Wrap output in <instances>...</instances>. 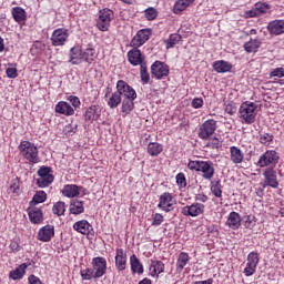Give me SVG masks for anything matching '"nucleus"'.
I'll return each instance as SVG.
<instances>
[{
	"mask_svg": "<svg viewBox=\"0 0 284 284\" xmlns=\"http://www.w3.org/2000/svg\"><path fill=\"white\" fill-rule=\"evenodd\" d=\"M55 112L58 114H64V116H72V114H74V109L70 103L61 101L55 105Z\"/></svg>",
	"mask_w": 284,
	"mask_h": 284,
	"instance_id": "20",
	"label": "nucleus"
},
{
	"mask_svg": "<svg viewBox=\"0 0 284 284\" xmlns=\"http://www.w3.org/2000/svg\"><path fill=\"white\" fill-rule=\"evenodd\" d=\"M203 100L201 98H194L191 102L192 108H194V110H199L200 108H203Z\"/></svg>",
	"mask_w": 284,
	"mask_h": 284,
	"instance_id": "56",
	"label": "nucleus"
},
{
	"mask_svg": "<svg viewBox=\"0 0 284 284\" xmlns=\"http://www.w3.org/2000/svg\"><path fill=\"white\" fill-rule=\"evenodd\" d=\"M48 199V194L44 191H38L33 197L32 201L29 203L30 207H34V205H39V203H45Z\"/></svg>",
	"mask_w": 284,
	"mask_h": 284,
	"instance_id": "32",
	"label": "nucleus"
},
{
	"mask_svg": "<svg viewBox=\"0 0 284 284\" xmlns=\"http://www.w3.org/2000/svg\"><path fill=\"white\" fill-rule=\"evenodd\" d=\"M19 191H20L19 181L16 180L12 182V184L9 187V194H16L17 196H19Z\"/></svg>",
	"mask_w": 284,
	"mask_h": 284,
	"instance_id": "53",
	"label": "nucleus"
},
{
	"mask_svg": "<svg viewBox=\"0 0 284 284\" xmlns=\"http://www.w3.org/2000/svg\"><path fill=\"white\" fill-rule=\"evenodd\" d=\"M6 74H7L8 79H17V77H18L17 68H8L6 70Z\"/></svg>",
	"mask_w": 284,
	"mask_h": 284,
	"instance_id": "60",
	"label": "nucleus"
},
{
	"mask_svg": "<svg viewBox=\"0 0 284 284\" xmlns=\"http://www.w3.org/2000/svg\"><path fill=\"white\" fill-rule=\"evenodd\" d=\"M221 145H223L221 140H219V138H213L207 142L206 148H211L212 150H219Z\"/></svg>",
	"mask_w": 284,
	"mask_h": 284,
	"instance_id": "52",
	"label": "nucleus"
},
{
	"mask_svg": "<svg viewBox=\"0 0 284 284\" xmlns=\"http://www.w3.org/2000/svg\"><path fill=\"white\" fill-rule=\"evenodd\" d=\"M97 27L101 30V32H108L110 28V22H105L103 20H98Z\"/></svg>",
	"mask_w": 284,
	"mask_h": 284,
	"instance_id": "55",
	"label": "nucleus"
},
{
	"mask_svg": "<svg viewBox=\"0 0 284 284\" xmlns=\"http://www.w3.org/2000/svg\"><path fill=\"white\" fill-rule=\"evenodd\" d=\"M21 154L30 163H39V149L28 141H22L19 145Z\"/></svg>",
	"mask_w": 284,
	"mask_h": 284,
	"instance_id": "2",
	"label": "nucleus"
},
{
	"mask_svg": "<svg viewBox=\"0 0 284 284\" xmlns=\"http://www.w3.org/2000/svg\"><path fill=\"white\" fill-rule=\"evenodd\" d=\"M38 176L39 178H48V176H54L52 175V169H50L49 166H41L38 170Z\"/></svg>",
	"mask_w": 284,
	"mask_h": 284,
	"instance_id": "51",
	"label": "nucleus"
},
{
	"mask_svg": "<svg viewBox=\"0 0 284 284\" xmlns=\"http://www.w3.org/2000/svg\"><path fill=\"white\" fill-rule=\"evenodd\" d=\"M278 163V153L274 150L266 151L263 155H261L257 165L260 168H274Z\"/></svg>",
	"mask_w": 284,
	"mask_h": 284,
	"instance_id": "5",
	"label": "nucleus"
},
{
	"mask_svg": "<svg viewBox=\"0 0 284 284\" xmlns=\"http://www.w3.org/2000/svg\"><path fill=\"white\" fill-rule=\"evenodd\" d=\"M29 283L30 284H43L41 282V280L38 276H36V275H30L29 276Z\"/></svg>",
	"mask_w": 284,
	"mask_h": 284,
	"instance_id": "64",
	"label": "nucleus"
},
{
	"mask_svg": "<svg viewBox=\"0 0 284 284\" xmlns=\"http://www.w3.org/2000/svg\"><path fill=\"white\" fill-rule=\"evenodd\" d=\"M213 70L220 74H223L232 70V64L225 60H219L213 63Z\"/></svg>",
	"mask_w": 284,
	"mask_h": 284,
	"instance_id": "24",
	"label": "nucleus"
},
{
	"mask_svg": "<svg viewBox=\"0 0 284 284\" xmlns=\"http://www.w3.org/2000/svg\"><path fill=\"white\" fill-rule=\"evenodd\" d=\"M174 205H176V201H174L172 194L163 193L160 196L158 207H160V210H163V212H172V210H174Z\"/></svg>",
	"mask_w": 284,
	"mask_h": 284,
	"instance_id": "9",
	"label": "nucleus"
},
{
	"mask_svg": "<svg viewBox=\"0 0 284 284\" xmlns=\"http://www.w3.org/2000/svg\"><path fill=\"white\" fill-rule=\"evenodd\" d=\"M230 154H231L232 163H235V164L243 163L244 155H243V151H241V149H239L236 146H231Z\"/></svg>",
	"mask_w": 284,
	"mask_h": 284,
	"instance_id": "27",
	"label": "nucleus"
},
{
	"mask_svg": "<svg viewBox=\"0 0 284 284\" xmlns=\"http://www.w3.org/2000/svg\"><path fill=\"white\" fill-rule=\"evenodd\" d=\"M272 141H274V135L270 133H262L260 135V143H262L263 145H270Z\"/></svg>",
	"mask_w": 284,
	"mask_h": 284,
	"instance_id": "50",
	"label": "nucleus"
},
{
	"mask_svg": "<svg viewBox=\"0 0 284 284\" xmlns=\"http://www.w3.org/2000/svg\"><path fill=\"white\" fill-rule=\"evenodd\" d=\"M82 281H92L94 278V271L92 268H84L80 272Z\"/></svg>",
	"mask_w": 284,
	"mask_h": 284,
	"instance_id": "46",
	"label": "nucleus"
},
{
	"mask_svg": "<svg viewBox=\"0 0 284 284\" xmlns=\"http://www.w3.org/2000/svg\"><path fill=\"white\" fill-rule=\"evenodd\" d=\"M53 236H54V226L50 224L43 226L38 232V240L42 241V243H50Z\"/></svg>",
	"mask_w": 284,
	"mask_h": 284,
	"instance_id": "14",
	"label": "nucleus"
},
{
	"mask_svg": "<svg viewBox=\"0 0 284 284\" xmlns=\"http://www.w3.org/2000/svg\"><path fill=\"white\" fill-rule=\"evenodd\" d=\"M77 128H78V125L74 124V123L68 124V125L64 128V132H65V134H70V135L75 134Z\"/></svg>",
	"mask_w": 284,
	"mask_h": 284,
	"instance_id": "58",
	"label": "nucleus"
},
{
	"mask_svg": "<svg viewBox=\"0 0 284 284\" xmlns=\"http://www.w3.org/2000/svg\"><path fill=\"white\" fill-rule=\"evenodd\" d=\"M240 119L248 125L256 121V104L254 103H242L240 106Z\"/></svg>",
	"mask_w": 284,
	"mask_h": 284,
	"instance_id": "3",
	"label": "nucleus"
},
{
	"mask_svg": "<svg viewBox=\"0 0 284 284\" xmlns=\"http://www.w3.org/2000/svg\"><path fill=\"white\" fill-rule=\"evenodd\" d=\"M133 110H134V99L124 98L122 101V112L124 114H130V112Z\"/></svg>",
	"mask_w": 284,
	"mask_h": 284,
	"instance_id": "38",
	"label": "nucleus"
},
{
	"mask_svg": "<svg viewBox=\"0 0 284 284\" xmlns=\"http://www.w3.org/2000/svg\"><path fill=\"white\" fill-rule=\"evenodd\" d=\"M255 10L257 11V14L261 17L263 14H266L270 10V4L265 2H257L255 3Z\"/></svg>",
	"mask_w": 284,
	"mask_h": 284,
	"instance_id": "45",
	"label": "nucleus"
},
{
	"mask_svg": "<svg viewBox=\"0 0 284 284\" xmlns=\"http://www.w3.org/2000/svg\"><path fill=\"white\" fill-rule=\"evenodd\" d=\"M192 3H194V0H178L173 7L174 14H181Z\"/></svg>",
	"mask_w": 284,
	"mask_h": 284,
	"instance_id": "30",
	"label": "nucleus"
},
{
	"mask_svg": "<svg viewBox=\"0 0 284 284\" xmlns=\"http://www.w3.org/2000/svg\"><path fill=\"white\" fill-rule=\"evenodd\" d=\"M26 267H28V265L21 264L18 268L10 273V278H12L13 281H19L23 278V276L26 275Z\"/></svg>",
	"mask_w": 284,
	"mask_h": 284,
	"instance_id": "35",
	"label": "nucleus"
},
{
	"mask_svg": "<svg viewBox=\"0 0 284 284\" xmlns=\"http://www.w3.org/2000/svg\"><path fill=\"white\" fill-rule=\"evenodd\" d=\"M28 215L31 223L39 224L43 221V212L34 206L28 209Z\"/></svg>",
	"mask_w": 284,
	"mask_h": 284,
	"instance_id": "18",
	"label": "nucleus"
},
{
	"mask_svg": "<svg viewBox=\"0 0 284 284\" xmlns=\"http://www.w3.org/2000/svg\"><path fill=\"white\" fill-rule=\"evenodd\" d=\"M176 183L180 185V187H185L187 185V182L185 181V175L183 173H179L176 175Z\"/></svg>",
	"mask_w": 284,
	"mask_h": 284,
	"instance_id": "57",
	"label": "nucleus"
},
{
	"mask_svg": "<svg viewBox=\"0 0 284 284\" xmlns=\"http://www.w3.org/2000/svg\"><path fill=\"white\" fill-rule=\"evenodd\" d=\"M258 253L256 252H251L247 256V264L248 265H253L254 267H256V265H258Z\"/></svg>",
	"mask_w": 284,
	"mask_h": 284,
	"instance_id": "49",
	"label": "nucleus"
},
{
	"mask_svg": "<svg viewBox=\"0 0 284 284\" xmlns=\"http://www.w3.org/2000/svg\"><path fill=\"white\" fill-rule=\"evenodd\" d=\"M116 91L120 94V98L124 99H136V91L134 88L130 87L125 81L119 80L116 83Z\"/></svg>",
	"mask_w": 284,
	"mask_h": 284,
	"instance_id": "6",
	"label": "nucleus"
},
{
	"mask_svg": "<svg viewBox=\"0 0 284 284\" xmlns=\"http://www.w3.org/2000/svg\"><path fill=\"white\" fill-rule=\"evenodd\" d=\"M181 41V34L179 33H173L169 37L168 40L164 41L166 45V50H170V48H174L176 43Z\"/></svg>",
	"mask_w": 284,
	"mask_h": 284,
	"instance_id": "40",
	"label": "nucleus"
},
{
	"mask_svg": "<svg viewBox=\"0 0 284 284\" xmlns=\"http://www.w3.org/2000/svg\"><path fill=\"white\" fill-rule=\"evenodd\" d=\"M256 272V266L246 263V267L244 268L245 276H252Z\"/></svg>",
	"mask_w": 284,
	"mask_h": 284,
	"instance_id": "59",
	"label": "nucleus"
},
{
	"mask_svg": "<svg viewBox=\"0 0 284 284\" xmlns=\"http://www.w3.org/2000/svg\"><path fill=\"white\" fill-rule=\"evenodd\" d=\"M73 230L79 232L80 234L88 235L92 232V224L89 223L87 220L78 221L73 224Z\"/></svg>",
	"mask_w": 284,
	"mask_h": 284,
	"instance_id": "19",
	"label": "nucleus"
},
{
	"mask_svg": "<svg viewBox=\"0 0 284 284\" xmlns=\"http://www.w3.org/2000/svg\"><path fill=\"white\" fill-rule=\"evenodd\" d=\"M270 75L271 77H284V69L277 68V69L273 70Z\"/></svg>",
	"mask_w": 284,
	"mask_h": 284,
	"instance_id": "63",
	"label": "nucleus"
},
{
	"mask_svg": "<svg viewBox=\"0 0 284 284\" xmlns=\"http://www.w3.org/2000/svg\"><path fill=\"white\" fill-rule=\"evenodd\" d=\"M99 116H101V110L97 105H93L87 109L84 114L85 121H97Z\"/></svg>",
	"mask_w": 284,
	"mask_h": 284,
	"instance_id": "26",
	"label": "nucleus"
},
{
	"mask_svg": "<svg viewBox=\"0 0 284 284\" xmlns=\"http://www.w3.org/2000/svg\"><path fill=\"white\" fill-rule=\"evenodd\" d=\"M205 212V205L202 203H193L189 206L182 209V214L184 216H200Z\"/></svg>",
	"mask_w": 284,
	"mask_h": 284,
	"instance_id": "11",
	"label": "nucleus"
},
{
	"mask_svg": "<svg viewBox=\"0 0 284 284\" xmlns=\"http://www.w3.org/2000/svg\"><path fill=\"white\" fill-rule=\"evenodd\" d=\"M187 168L189 170H195V172H202L205 181H212L214 179V163L211 161H190Z\"/></svg>",
	"mask_w": 284,
	"mask_h": 284,
	"instance_id": "1",
	"label": "nucleus"
},
{
	"mask_svg": "<svg viewBox=\"0 0 284 284\" xmlns=\"http://www.w3.org/2000/svg\"><path fill=\"white\" fill-rule=\"evenodd\" d=\"M82 58L87 63H92L94 59L97 58V51L93 48H88L82 53Z\"/></svg>",
	"mask_w": 284,
	"mask_h": 284,
	"instance_id": "41",
	"label": "nucleus"
},
{
	"mask_svg": "<svg viewBox=\"0 0 284 284\" xmlns=\"http://www.w3.org/2000/svg\"><path fill=\"white\" fill-rule=\"evenodd\" d=\"M216 132V121L214 120H206L199 130V136L200 139H203L204 141L210 139L212 134Z\"/></svg>",
	"mask_w": 284,
	"mask_h": 284,
	"instance_id": "7",
	"label": "nucleus"
},
{
	"mask_svg": "<svg viewBox=\"0 0 284 284\" xmlns=\"http://www.w3.org/2000/svg\"><path fill=\"white\" fill-rule=\"evenodd\" d=\"M161 223H163V215L160 213H155L152 215V225L153 226H159L161 225Z\"/></svg>",
	"mask_w": 284,
	"mask_h": 284,
	"instance_id": "54",
	"label": "nucleus"
},
{
	"mask_svg": "<svg viewBox=\"0 0 284 284\" xmlns=\"http://www.w3.org/2000/svg\"><path fill=\"white\" fill-rule=\"evenodd\" d=\"M145 18L148 19V21H154V19H156V17H159V11H156V9L150 7L144 11Z\"/></svg>",
	"mask_w": 284,
	"mask_h": 284,
	"instance_id": "48",
	"label": "nucleus"
},
{
	"mask_svg": "<svg viewBox=\"0 0 284 284\" xmlns=\"http://www.w3.org/2000/svg\"><path fill=\"white\" fill-rule=\"evenodd\" d=\"M62 194L68 199H74V196H79V194H81V189H79L77 184H68L63 187Z\"/></svg>",
	"mask_w": 284,
	"mask_h": 284,
	"instance_id": "22",
	"label": "nucleus"
},
{
	"mask_svg": "<svg viewBox=\"0 0 284 284\" xmlns=\"http://www.w3.org/2000/svg\"><path fill=\"white\" fill-rule=\"evenodd\" d=\"M115 267H116L118 272H123V271H125V267H128V255L125 254L123 248L116 250Z\"/></svg>",
	"mask_w": 284,
	"mask_h": 284,
	"instance_id": "15",
	"label": "nucleus"
},
{
	"mask_svg": "<svg viewBox=\"0 0 284 284\" xmlns=\"http://www.w3.org/2000/svg\"><path fill=\"white\" fill-rule=\"evenodd\" d=\"M129 63L131 65H145L143 63V55L141 54V50L133 48V50L128 52Z\"/></svg>",
	"mask_w": 284,
	"mask_h": 284,
	"instance_id": "16",
	"label": "nucleus"
},
{
	"mask_svg": "<svg viewBox=\"0 0 284 284\" xmlns=\"http://www.w3.org/2000/svg\"><path fill=\"white\" fill-rule=\"evenodd\" d=\"M67 29H55L51 36L52 45H63L68 41Z\"/></svg>",
	"mask_w": 284,
	"mask_h": 284,
	"instance_id": "13",
	"label": "nucleus"
},
{
	"mask_svg": "<svg viewBox=\"0 0 284 284\" xmlns=\"http://www.w3.org/2000/svg\"><path fill=\"white\" fill-rule=\"evenodd\" d=\"M244 17L246 19H252L254 17H260L258 12L256 11V7L254 9L248 10V11H245Z\"/></svg>",
	"mask_w": 284,
	"mask_h": 284,
	"instance_id": "62",
	"label": "nucleus"
},
{
	"mask_svg": "<svg viewBox=\"0 0 284 284\" xmlns=\"http://www.w3.org/2000/svg\"><path fill=\"white\" fill-rule=\"evenodd\" d=\"M151 72L155 79H163L170 74V67L161 61H155L151 65Z\"/></svg>",
	"mask_w": 284,
	"mask_h": 284,
	"instance_id": "8",
	"label": "nucleus"
},
{
	"mask_svg": "<svg viewBox=\"0 0 284 284\" xmlns=\"http://www.w3.org/2000/svg\"><path fill=\"white\" fill-rule=\"evenodd\" d=\"M226 225H229L231 230H239V227H241V215L236 212H231Z\"/></svg>",
	"mask_w": 284,
	"mask_h": 284,
	"instance_id": "23",
	"label": "nucleus"
},
{
	"mask_svg": "<svg viewBox=\"0 0 284 284\" xmlns=\"http://www.w3.org/2000/svg\"><path fill=\"white\" fill-rule=\"evenodd\" d=\"M150 30L142 29L138 31V33L134 36V38L131 41L132 48H141L145 43V41H150Z\"/></svg>",
	"mask_w": 284,
	"mask_h": 284,
	"instance_id": "12",
	"label": "nucleus"
},
{
	"mask_svg": "<svg viewBox=\"0 0 284 284\" xmlns=\"http://www.w3.org/2000/svg\"><path fill=\"white\" fill-rule=\"evenodd\" d=\"M190 263V255L185 252H181L178 257L176 262V270L178 272H183L185 265Z\"/></svg>",
	"mask_w": 284,
	"mask_h": 284,
	"instance_id": "31",
	"label": "nucleus"
},
{
	"mask_svg": "<svg viewBox=\"0 0 284 284\" xmlns=\"http://www.w3.org/2000/svg\"><path fill=\"white\" fill-rule=\"evenodd\" d=\"M163 152V144L156 142H150L148 145V154L150 156H159Z\"/></svg>",
	"mask_w": 284,
	"mask_h": 284,
	"instance_id": "33",
	"label": "nucleus"
},
{
	"mask_svg": "<svg viewBox=\"0 0 284 284\" xmlns=\"http://www.w3.org/2000/svg\"><path fill=\"white\" fill-rule=\"evenodd\" d=\"M211 192L217 199H221V196H223V191L221 190V181L211 182Z\"/></svg>",
	"mask_w": 284,
	"mask_h": 284,
	"instance_id": "42",
	"label": "nucleus"
},
{
	"mask_svg": "<svg viewBox=\"0 0 284 284\" xmlns=\"http://www.w3.org/2000/svg\"><path fill=\"white\" fill-rule=\"evenodd\" d=\"M261 48V41L258 39L250 40L244 43L245 52L252 53L256 52Z\"/></svg>",
	"mask_w": 284,
	"mask_h": 284,
	"instance_id": "34",
	"label": "nucleus"
},
{
	"mask_svg": "<svg viewBox=\"0 0 284 284\" xmlns=\"http://www.w3.org/2000/svg\"><path fill=\"white\" fill-rule=\"evenodd\" d=\"M93 268V278H102L108 272V261L104 257H94L91 262Z\"/></svg>",
	"mask_w": 284,
	"mask_h": 284,
	"instance_id": "4",
	"label": "nucleus"
},
{
	"mask_svg": "<svg viewBox=\"0 0 284 284\" xmlns=\"http://www.w3.org/2000/svg\"><path fill=\"white\" fill-rule=\"evenodd\" d=\"M140 68L141 81L144 83H150V73L148 72V67L145 64H141Z\"/></svg>",
	"mask_w": 284,
	"mask_h": 284,
	"instance_id": "47",
	"label": "nucleus"
},
{
	"mask_svg": "<svg viewBox=\"0 0 284 284\" xmlns=\"http://www.w3.org/2000/svg\"><path fill=\"white\" fill-rule=\"evenodd\" d=\"M52 212L57 216H63L65 214V202H57L52 207Z\"/></svg>",
	"mask_w": 284,
	"mask_h": 284,
	"instance_id": "43",
	"label": "nucleus"
},
{
	"mask_svg": "<svg viewBox=\"0 0 284 284\" xmlns=\"http://www.w3.org/2000/svg\"><path fill=\"white\" fill-rule=\"evenodd\" d=\"M83 61V53H81V49L79 47H73L70 50V63L72 65H79Z\"/></svg>",
	"mask_w": 284,
	"mask_h": 284,
	"instance_id": "25",
	"label": "nucleus"
},
{
	"mask_svg": "<svg viewBox=\"0 0 284 284\" xmlns=\"http://www.w3.org/2000/svg\"><path fill=\"white\" fill-rule=\"evenodd\" d=\"M262 187H273V190L278 187V179L274 169H266L264 171V183L262 184Z\"/></svg>",
	"mask_w": 284,
	"mask_h": 284,
	"instance_id": "10",
	"label": "nucleus"
},
{
	"mask_svg": "<svg viewBox=\"0 0 284 284\" xmlns=\"http://www.w3.org/2000/svg\"><path fill=\"white\" fill-rule=\"evenodd\" d=\"M109 108H119L121 105V95L119 91L113 92L108 101Z\"/></svg>",
	"mask_w": 284,
	"mask_h": 284,
	"instance_id": "39",
	"label": "nucleus"
},
{
	"mask_svg": "<svg viewBox=\"0 0 284 284\" xmlns=\"http://www.w3.org/2000/svg\"><path fill=\"white\" fill-rule=\"evenodd\" d=\"M83 201L80 200H71L69 211L70 214L74 216H79V214H83L85 212V207L83 206Z\"/></svg>",
	"mask_w": 284,
	"mask_h": 284,
	"instance_id": "21",
	"label": "nucleus"
},
{
	"mask_svg": "<svg viewBox=\"0 0 284 284\" xmlns=\"http://www.w3.org/2000/svg\"><path fill=\"white\" fill-rule=\"evenodd\" d=\"M54 181V176H44L37 179V185L38 187H48V185H51Z\"/></svg>",
	"mask_w": 284,
	"mask_h": 284,
	"instance_id": "44",
	"label": "nucleus"
},
{
	"mask_svg": "<svg viewBox=\"0 0 284 284\" xmlns=\"http://www.w3.org/2000/svg\"><path fill=\"white\" fill-rule=\"evenodd\" d=\"M114 19V11L111 9H102L100 10L99 21H105L106 23H110Z\"/></svg>",
	"mask_w": 284,
	"mask_h": 284,
	"instance_id": "37",
	"label": "nucleus"
},
{
	"mask_svg": "<svg viewBox=\"0 0 284 284\" xmlns=\"http://www.w3.org/2000/svg\"><path fill=\"white\" fill-rule=\"evenodd\" d=\"M268 32L271 34H284V20H273L267 26Z\"/></svg>",
	"mask_w": 284,
	"mask_h": 284,
	"instance_id": "17",
	"label": "nucleus"
},
{
	"mask_svg": "<svg viewBox=\"0 0 284 284\" xmlns=\"http://www.w3.org/2000/svg\"><path fill=\"white\" fill-rule=\"evenodd\" d=\"M130 265L133 274H143V264H141V261L134 254L130 257Z\"/></svg>",
	"mask_w": 284,
	"mask_h": 284,
	"instance_id": "28",
	"label": "nucleus"
},
{
	"mask_svg": "<svg viewBox=\"0 0 284 284\" xmlns=\"http://www.w3.org/2000/svg\"><path fill=\"white\" fill-rule=\"evenodd\" d=\"M165 271V264L161 261H153L150 266L151 276H158Z\"/></svg>",
	"mask_w": 284,
	"mask_h": 284,
	"instance_id": "29",
	"label": "nucleus"
},
{
	"mask_svg": "<svg viewBox=\"0 0 284 284\" xmlns=\"http://www.w3.org/2000/svg\"><path fill=\"white\" fill-rule=\"evenodd\" d=\"M68 101H70L71 105H73V108H79V105H81V100H79V98H77L75 95H70L68 98Z\"/></svg>",
	"mask_w": 284,
	"mask_h": 284,
	"instance_id": "61",
	"label": "nucleus"
},
{
	"mask_svg": "<svg viewBox=\"0 0 284 284\" xmlns=\"http://www.w3.org/2000/svg\"><path fill=\"white\" fill-rule=\"evenodd\" d=\"M12 17L17 23H21V21H26V10L21 7H14L12 9Z\"/></svg>",
	"mask_w": 284,
	"mask_h": 284,
	"instance_id": "36",
	"label": "nucleus"
}]
</instances>
